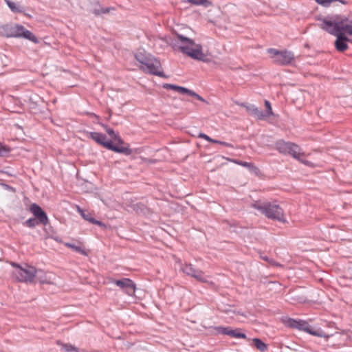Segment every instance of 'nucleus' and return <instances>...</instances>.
Segmentation results:
<instances>
[{"mask_svg":"<svg viewBox=\"0 0 352 352\" xmlns=\"http://www.w3.org/2000/svg\"><path fill=\"white\" fill-rule=\"evenodd\" d=\"M261 258L265 261H267V263H269L271 265H274V266H281L280 264L278 263L277 262H276L274 259L272 258H269L268 256H261Z\"/></svg>","mask_w":352,"mask_h":352,"instance_id":"nucleus-32","label":"nucleus"},{"mask_svg":"<svg viewBox=\"0 0 352 352\" xmlns=\"http://www.w3.org/2000/svg\"><path fill=\"white\" fill-rule=\"evenodd\" d=\"M287 154L292 155L294 158L300 160V157H304L305 153L302 152L301 148L295 143L292 142Z\"/></svg>","mask_w":352,"mask_h":352,"instance_id":"nucleus-16","label":"nucleus"},{"mask_svg":"<svg viewBox=\"0 0 352 352\" xmlns=\"http://www.w3.org/2000/svg\"><path fill=\"white\" fill-rule=\"evenodd\" d=\"M106 132L114 140L117 144H124V141L120 138L118 133H116L113 129L109 128L107 126H104Z\"/></svg>","mask_w":352,"mask_h":352,"instance_id":"nucleus-21","label":"nucleus"},{"mask_svg":"<svg viewBox=\"0 0 352 352\" xmlns=\"http://www.w3.org/2000/svg\"><path fill=\"white\" fill-rule=\"evenodd\" d=\"M3 151H4L5 153H7V152H8V150H6V148H3Z\"/></svg>","mask_w":352,"mask_h":352,"instance_id":"nucleus-44","label":"nucleus"},{"mask_svg":"<svg viewBox=\"0 0 352 352\" xmlns=\"http://www.w3.org/2000/svg\"><path fill=\"white\" fill-rule=\"evenodd\" d=\"M340 28V32H343L345 35L352 36V19L349 20L347 18H343Z\"/></svg>","mask_w":352,"mask_h":352,"instance_id":"nucleus-20","label":"nucleus"},{"mask_svg":"<svg viewBox=\"0 0 352 352\" xmlns=\"http://www.w3.org/2000/svg\"><path fill=\"white\" fill-rule=\"evenodd\" d=\"M14 126H16L18 129H21V126L18 124H14Z\"/></svg>","mask_w":352,"mask_h":352,"instance_id":"nucleus-42","label":"nucleus"},{"mask_svg":"<svg viewBox=\"0 0 352 352\" xmlns=\"http://www.w3.org/2000/svg\"><path fill=\"white\" fill-rule=\"evenodd\" d=\"M342 19L343 17L337 14L317 17V20L320 22L319 27L333 35L340 32Z\"/></svg>","mask_w":352,"mask_h":352,"instance_id":"nucleus-4","label":"nucleus"},{"mask_svg":"<svg viewBox=\"0 0 352 352\" xmlns=\"http://www.w3.org/2000/svg\"><path fill=\"white\" fill-rule=\"evenodd\" d=\"M199 138H203L210 142H212V143H214V142H217V140H213L211 138H210L208 135L204 134V133H200L199 135Z\"/></svg>","mask_w":352,"mask_h":352,"instance_id":"nucleus-35","label":"nucleus"},{"mask_svg":"<svg viewBox=\"0 0 352 352\" xmlns=\"http://www.w3.org/2000/svg\"><path fill=\"white\" fill-rule=\"evenodd\" d=\"M291 144V142H285L283 140H279L275 143V148L279 153L287 154Z\"/></svg>","mask_w":352,"mask_h":352,"instance_id":"nucleus-19","label":"nucleus"},{"mask_svg":"<svg viewBox=\"0 0 352 352\" xmlns=\"http://www.w3.org/2000/svg\"><path fill=\"white\" fill-rule=\"evenodd\" d=\"M215 143L223 145V146H227V147H230V148L233 147V146L231 144L226 142H222V141L217 140V142H215Z\"/></svg>","mask_w":352,"mask_h":352,"instance_id":"nucleus-38","label":"nucleus"},{"mask_svg":"<svg viewBox=\"0 0 352 352\" xmlns=\"http://www.w3.org/2000/svg\"><path fill=\"white\" fill-rule=\"evenodd\" d=\"M192 90H191V89H189L186 87L180 86L179 89H178L177 92H179L182 94H188V95L190 96V94H192Z\"/></svg>","mask_w":352,"mask_h":352,"instance_id":"nucleus-34","label":"nucleus"},{"mask_svg":"<svg viewBox=\"0 0 352 352\" xmlns=\"http://www.w3.org/2000/svg\"><path fill=\"white\" fill-rule=\"evenodd\" d=\"M119 144H118V145H114L112 141L109 140V143L106 144V148L116 153H124L127 155L131 153V150L129 146H123Z\"/></svg>","mask_w":352,"mask_h":352,"instance_id":"nucleus-15","label":"nucleus"},{"mask_svg":"<svg viewBox=\"0 0 352 352\" xmlns=\"http://www.w3.org/2000/svg\"><path fill=\"white\" fill-rule=\"evenodd\" d=\"M181 270L185 274L195 278L199 282L206 283L211 285H214L212 281L208 280L209 276L205 275L202 270L195 268L190 263H185L182 265Z\"/></svg>","mask_w":352,"mask_h":352,"instance_id":"nucleus-9","label":"nucleus"},{"mask_svg":"<svg viewBox=\"0 0 352 352\" xmlns=\"http://www.w3.org/2000/svg\"><path fill=\"white\" fill-rule=\"evenodd\" d=\"M1 32L7 37H21L22 26L14 23L6 24L1 27Z\"/></svg>","mask_w":352,"mask_h":352,"instance_id":"nucleus-10","label":"nucleus"},{"mask_svg":"<svg viewBox=\"0 0 352 352\" xmlns=\"http://www.w3.org/2000/svg\"><path fill=\"white\" fill-rule=\"evenodd\" d=\"M62 349L65 352H79L78 349L70 344H63Z\"/></svg>","mask_w":352,"mask_h":352,"instance_id":"nucleus-27","label":"nucleus"},{"mask_svg":"<svg viewBox=\"0 0 352 352\" xmlns=\"http://www.w3.org/2000/svg\"><path fill=\"white\" fill-rule=\"evenodd\" d=\"M16 279L19 282L22 281V279L19 276H16Z\"/></svg>","mask_w":352,"mask_h":352,"instance_id":"nucleus-41","label":"nucleus"},{"mask_svg":"<svg viewBox=\"0 0 352 352\" xmlns=\"http://www.w3.org/2000/svg\"><path fill=\"white\" fill-rule=\"evenodd\" d=\"M252 342H253L254 345L258 350H259L262 352L267 351V345L265 343H264L261 339L254 338L252 340Z\"/></svg>","mask_w":352,"mask_h":352,"instance_id":"nucleus-24","label":"nucleus"},{"mask_svg":"<svg viewBox=\"0 0 352 352\" xmlns=\"http://www.w3.org/2000/svg\"><path fill=\"white\" fill-rule=\"evenodd\" d=\"M12 265L13 266H16V267H18L20 269V271H22V267H21V265H18V264H16V263H12Z\"/></svg>","mask_w":352,"mask_h":352,"instance_id":"nucleus-40","label":"nucleus"},{"mask_svg":"<svg viewBox=\"0 0 352 352\" xmlns=\"http://www.w3.org/2000/svg\"><path fill=\"white\" fill-rule=\"evenodd\" d=\"M78 210L79 213L81 214V216L82 217V218L84 219H85L86 221H88L89 222H90L93 224H96V225H98L101 227H105V225L102 222L96 220L94 218H93L91 217V213H89L88 211H84L83 210L80 209L79 207H78Z\"/></svg>","mask_w":352,"mask_h":352,"instance_id":"nucleus-18","label":"nucleus"},{"mask_svg":"<svg viewBox=\"0 0 352 352\" xmlns=\"http://www.w3.org/2000/svg\"><path fill=\"white\" fill-rule=\"evenodd\" d=\"M89 137L96 142L98 144L103 146L106 148V144L109 143V140H107L106 135L98 133V132H91L89 133Z\"/></svg>","mask_w":352,"mask_h":352,"instance_id":"nucleus-17","label":"nucleus"},{"mask_svg":"<svg viewBox=\"0 0 352 352\" xmlns=\"http://www.w3.org/2000/svg\"><path fill=\"white\" fill-rule=\"evenodd\" d=\"M190 96L195 97L197 100H200L201 102H206V100H205L204 98H203L201 96H199V94H197V93H195L193 91H192V94H190Z\"/></svg>","mask_w":352,"mask_h":352,"instance_id":"nucleus-37","label":"nucleus"},{"mask_svg":"<svg viewBox=\"0 0 352 352\" xmlns=\"http://www.w3.org/2000/svg\"><path fill=\"white\" fill-rule=\"evenodd\" d=\"M265 106L266 108V111L264 112V119L267 117H269L270 116L273 115L272 106L268 100H265Z\"/></svg>","mask_w":352,"mask_h":352,"instance_id":"nucleus-28","label":"nucleus"},{"mask_svg":"<svg viewBox=\"0 0 352 352\" xmlns=\"http://www.w3.org/2000/svg\"><path fill=\"white\" fill-rule=\"evenodd\" d=\"M190 96L195 97L197 100H200L201 102H206V100H205L204 98H203L201 96H199V94H197V93H195L193 91H192V94H190Z\"/></svg>","mask_w":352,"mask_h":352,"instance_id":"nucleus-36","label":"nucleus"},{"mask_svg":"<svg viewBox=\"0 0 352 352\" xmlns=\"http://www.w3.org/2000/svg\"><path fill=\"white\" fill-rule=\"evenodd\" d=\"M34 218H30L25 221V224L29 228H34L38 224L46 226L49 223V219L45 212L36 204H31L30 207Z\"/></svg>","mask_w":352,"mask_h":352,"instance_id":"nucleus-6","label":"nucleus"},{"mask_svg":"<svg viewBox=\"0 0 352 352\" xmlns=\"http://www.w3.org/2000/svg\"><path fill=\"white\" fill-rule=\"evenodd\" d=\"M42 272L37 270L34 267L25 265L23 266V283H36L37 281L44 284H51V281L47 280L46 278L39 276Z\"/></svg>","mask_w":352,"mask_h":352,"instance_id":"nucleus-8","label":"nucleus"},{"mask_svg":"<svg viewBox=\"0 0 352 352\" xmlns=\"http://www.w3.org/2000/svg\"><path fill=\"white\" fill-rule=\"evenodd\" d=\"M184 2L195 6H203L205 8H208L212 5L211 1L208 0H185Z\"/></svg>","mask_w":352,"mask_h":352,"instance_id":"nucleus-23","label":"nucleus"},{"mask_svg":"<svg viewBox=\"0 0 352 352\" xmlns=\"http://www.w3.org/2000/svg\"><path fill=\"white\" fill-rule=\"evenodd\" d=\"M162 87L166 89H172L176 91H178V89H179L180 87V86L168 83L164 84Z\"/></svg>","mask_w":352,"mask_h":352,"instance_id":"nucleus-33","label":"nucleus"},{"mask_svg":"<svg viewBox=\"0 0 352 352\" xmlns=\"http://www.w3.org/2000/svg\"><path fill=\"white\" fill-rule=\"evenodd\" d=\"M6 2V4L10 8V9L14 13H19L21 12L22 10L20 7L16 6L15 3L11 1L10 0H5Z\"/></svg>","mask_w":352,"mask_h":352,"instance_id":"nucleus-26","label":"nucleus"},{"mask_svg":"<svg viewBox=\"0 0 352 352\" xmlns=\"http://www.w3.org/2000/svg\"><path fill=\"white\" fill-rule=\"evenodd\" d=\"M301 163L307 165V166H312V163L308 160H304L302 159V157H300V160H299Z\"/></svg>","mask_w":352,"mask_h":352,"instance_id":"nucleus-39","label":"nucleus"},{"mask_svg":"<svg viewBox=\"0 0 352 352\" xmlns=\"http://www.w3.org/2000/svg\"><path fill=\"white\" fill-rule=\"evenodd\" d=\"M215 329L219 333L223 334V335H228L232 338H245L246 335L243 333H241L239 331L238 329H231L229 327H215Z\"/></svg>","mask_w":352,"mask_h":352,"instance_id":"nucleus-13","label":"nucleus"},{"mask_svg":"<svg viewBox=\"0 0 352 352\" xmlns=\"http://www.w3.org/2000/svg\"><path fill=\"white\" fill-rule=\"evenodd\" d=\"M112 283L122 289L124 292L129 296L135 293V285L130 278H124L120 280H113Z\"/></svg>","mask_w":352,"mask_h":352,"instance_id":"nucleus-11","label":"nucleus"},{"mask_svg":"<svg viewBox=\"0 0 352 352\" xmlns=\"http://www.w3.org/2000/svg\"><path fill=\"white\" fill-rule=\"evenodd\" d=\"M239 105L245 108L246 111L252 116L258 120H264V111L260 110L254 104H247L245 103H237Z\"/></svg>","mask_w":352,"mask_h":352,"instance_id":"nucleus-14","label":"nucleus"},{"mask_svg":"<svg viewBox=\"0 0 352 352\" xmlns=\"http://www.w3.org/2000/svg\"><path fill=\"white\" fill-rule=\"evenodd\" d=\"M23 38L28 39L30 41L37 44L39 43L38 38L30 30L23 28Z\"/></svg>","mask_w":352,"mask_h":352,"instance_id":"nucleus-22","label":"nucleus"},{"mask_svg":"<svg viewBox=\"0 0 352 352\" xmlns=\"http://www.w3.org/2000/svg\"><path fill=\"white\" fill-rule=\"evenodd\" d=\"M3 154V153L1 151V150L0 149V155H2Z\"/></svg>","mask_w":352,"mask_h":352,"instance_id":"nucleus-43","label":"nucleus"},{"mask_svg":"<svg viewBox=\"0 0 352 352\" xmlns=\"http://www.w3.org/2000/svg\"><path fill=\"white\" fill-rule=\"evenodd\" d=\"M336 36V40L335 41V47L338 52H344L348 48V44L347 42H351L352 40L349 39L346 36V35L342 32H340L337 34L335 35Z\"/></svg>","mask_w":352,"mask_h":352,"instance_id":"nucleus-12","label":"nucleus"},{"mask_svg":"<svg viewBox=\"0 0 352 352\" xmlns=\"http://www.w3.org/2000/svg\"><path fill=\"white\" fill-rule=\"evenodd\" d=\"M135 58L141 64L142 71L160 77L165 76L160 61L153 55L139 52L135 54Z\"/></svg>","mask_w":352,"mask_h":352,"instance_id":"nucleus-2","label":"nucleus"},{"mask_svg":"<svg viewBox=\"0 0 352 352\" xmlns=\"http://www.w3.org/2000/svg\"><path fill=\"white\" fill-rule=\"evenodd\" d=\"M267 52L270 54L273 61L278 65H287L294 59V54L290 51H280L274 48H270L267 50Z\"/></svg>","mask_w":352,"mask_h":352,"instance_id":"nucleus-7","label":"nucleus"},{"mask_svg":"<svg viewBox=\"0 0 352 352\" xmlns=\"http://www.w3.org/2000/svg\"><path fill=\"white\" fill-rule=\"evenodd\" d=\"M251 206L268 219L278 220L279 221H284L283 210L276 204L268 201H256L252 203Z\"/></svg>","mask_w":352,"mask_h":352,"instance_id":"nucleus-3","label":"nucleus"},{"mask_svg":"<svg viewBox=\"0 0 352 352\" xmlns=\"http://www.w3.org/2000/svg\"><path fill=\"white\" fill-rule=\"evenodd\" d=\"M286 324L291 328L303 331L315 336L320 338L327 337L324 331L320 328L314 329L305 320L289 318L286 322Z\"/></svg>","mask_w":352,"mask_h":352,"instance_id":"nucleus-5","label":"nucleus"},{"mask_svg":"<svg viewBox=\"0 0 352 352\" xmlns=\"http://www.w3.org/2000/svg\"><path fill=\"white\" fill-rule=\"evenodd\" d=\"M335 1H339L343 4H346V1L344 0H316V2L324 7L329 6L331 3Z\"/></svg>","mask_w":352,"mask_h":352,"instance_id":"nucleus-25","label":"nucleus"},{"mask_svg":"<svg viewBox=\"0 0 352 352\" xmlns=\"http://www.w3.org/2000/svg\"><path fill=\"white\" fill-rule=\"evenodd\" d=\"M66 246L72 248L74 251L79 252L83 255H87L86 252L79 246H76L74 244L66 243Z\"/></svg>","mask_w":352,"mask_h":352,"instance_id":"nucleus-30","label":"nucleus"},{"mask_svg":"<svg viewBox=\"0 0 352 352\" xmlns=\"http://www.w3.org/2000/svg\"><path fill=\"white\" fill-rule=\"evenodd\" d=\"M169 45L175 50H178L190 58L203 62H210V58L202 51V46L197 44L182 34L175 33L170 38Z\"/></svg>","mask_w":352,"mask_h":352,"instance_id":"nucleus-1","label":"nucleus"},{"mask_svg":"<svg viewBox=\"0 0 352 352\" xmlns=\"http://www.w3.org/2000/svg\"><path fill=\"white\" fill-rule=\"evenodd\" d=\"M235 163H236L239 165H241L242 166L246 167L249 168L250 170H257L258 168L252 164L247 162H243V161H235Z\"/></svg>","mask_w":352,"mask_h":352,"instance_id":"nucleus-29","label":"nucleus"},{"mask_svg":"<svg viewBox=\"0 0 352 352\" xmlns=\"http://www.w3.org/2000/svg\"><path fill=\"white\" fill-rule=\"evenodd\" d=\"M111 9V8H100V9H94L92 11V13L94 14L95 15L98 16V15H100L101 14L108 13Z\"/></svg>","mask_w":352,"mask_h":352,"instance_id":"nucleus-31","label":"nucleus"}]
</instances>
